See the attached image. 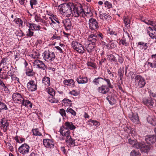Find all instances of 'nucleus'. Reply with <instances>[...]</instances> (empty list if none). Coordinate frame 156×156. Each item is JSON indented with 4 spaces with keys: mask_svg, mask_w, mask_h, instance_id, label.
I'll return each instance as SVG.
<instances>
[{
    "mask_svg": "<svg viewBox=\"0 0 156 156\" xmlns=\"http://www.w3.org/2000/svg\"><path fill=\"white\" fill-rule=\"evenodd\" d=\"M30 26V28L32 30H39L41 29V27L39 25H37L34 24V23H29Z\"/></svg>",
    "mask_w": 156,
    "mask_h": 156,
    "instance_id": "25",
    "label": "nucleus"
},
{
    "mask_svg": "<svg viewBox=\"0 0 156 156\" xmlns=\"http://www.w3.org/2000/svg\"><path fill=\"white\" fill-rule=\"evenodd\" d=\"M103 80L106 82L107 85V87L108 88H112L113 87V86L112 85L109 79L104 78H103Z\"/></svg>",
    "mask_w": 156,
    "mask_h": 156,
    "instance_id": "43",
    "label": "nucleus"
},
{
    "mask_svg": "<svg viewBox=\"0 0 156 156\" xmlns=\"http://www.w3.org/2000/svg\"><path fill=\"white\" fill-rule=\"evenodd\" d=\"M97 90L99 93L103 94L107 93L109 90V89L108 87L106 85H104L99 87Z\"/></svg>",
    "mask_w": 156,
    "mask_h": 156,
    "instance_id": "15",
    "label": "nucleus"
},
{
    "mask_svg": "<svg viewBox=\"0 0 156 156\" xmlns=\"http://www.w3.org/2000/svg\"><path fill=\"white\" fill-rule=\"evenodd\" d=\"M151 58L153 61L152 62H147V66L152 68H156V53L151 55Z\"/></svg>",
    "mask_w": 156,
    "mask_h": 156,
    "instance_id": "18",
    "label": "nucleus"
},
{
    "mask_svg": "<svg viewBox=\"0 0 156 156\" xmlns=\"http://www.w3.org/2000/svg\"><path fill=\"white\" fill-rule=\"evenodd\" d=\"M76 81L79 84L86 83L87 82L88 79L87 77L80 76L77 79Z\"/></svg>",
    "mask_w": 156,
    "mask_h": 156,
    "instance_id": "26",
    "label": "nucleus"
},
{
    "mask_svg": "<svg viewBox=\"0 0 156 156\" xmlns=\"http://www.w3.org/2000/svg\"><path fill=\"white\" fill-rule=\"evenodd\" d=\"M30 147L26 144H22L18 148V151L22 154H28L29 152Z\"/></svg>",
    "mask_w": 156,
    "mask_h": 156,
    "instance_id": "7",
    "label": "nucleus"
},
{
    "mask_svg": "<svg viewBox=\"0 0 156 156\" xmlns=\"http://www.w3.org/2000/svg\"><path fill=\"white\" fill-rule=\"evenodd\" d=\"M1 126L0 127L2 129H3L4 132H6L9 128V124L7 121L5 119H2L0 122Z\"/></svg>",
    "mask_w": 156,
    "mask_h": 156,
    "instance_id": "13",
    "label": "nucleus"
},
{
    "mask_svg": "<svg viewBox=\"0 0 156 156\" xmlns=\"http://www.w3.org/2000/svg\"><path fill=\"white\" fill-rule=\"evenodd\" d=\"M73 3L69 2L68 4H63L58 7L60 12L66 16L70 17L72 14V9Z\"/></svg>",
    "mask_w": 156,
    "mask_h": 156,
    "instance_id": "3",
    "label": "nucleus"
},
{
    "mask_svg": "<svg viewBox=\"0 0 156 156\" xmlns=\"http://www.w3.org/2000/svg\"><path fill=\"white\" fill-rule=\"evenodd\" d=\"M87 65L88 66H90L94 68H96V66L95 63L91 62H88L87 63Z\"/></svg>",
    "mask_w": 156,
    "mask_h": 156,
    "instance_id": "52",
    "label": "nucleus"
},
{
    "mask_svg": "<svg viewBox=\"0 0 156 156\" xmlns=\"http://www.w3.org/2000/svg\"><path fill=\"white\" fill-rule=\"evenodd\" d=\"M104 4L105 5V7H107L108 9L111 8L112 7V4L108 1L105 2Z\"/></svg>",
    "mask_w": 156,
    "mask_h": 156,
    "instance_id": "59",
    "label": "nucleus"
},
{
    "mask_svg": "<svg viewBox=\"0 0 156 156\" xmlns=\"http://www.w3.org/2000/svg\"><path fill=\"white\" fill-rule=\"evenodd\" d=\"M11 79L12 81H17L18 83H20V82L19 80V79L15 75L11 78Z\"/></svg>",
    "mask_w": 156,
    "mask_h": 156,
    "instance_id": "64",
    "label": "nucleus"
},
{
    "mask_svg": "<svg viewBox=\"0 0 156 156\" xmlns=\"http://www.w3.org/2000/svg\"><path fill=\"white\" fill-rule=\"evenodd\" d=\"M43 143L44 145L46 148L50 147L53 148L54 147V143L51 139H43Z\"/></svg>",
    "mask_w": 156,
    "mask_h": 156,
    "instance_id": "9",
    "label": "nucleus"
},
{
    "mask_svg": "<svg viewBox=\"0 0 156 156\" xmlns=\"http://www.w3.org/2000/svg\"><path fill=\"white\" fill-rule=\"evenodd\" d=\"M135 82L136 85L139 88L143 87L146 84L145 79L140 75H137L135 76Z\"/></svg>",
    "mask_w": 156,
    "mask_h": 156,
    "instance_id": "5",
    "label": "nucleus"
},
{
    "mask_svg": "<svg viewBox=\"0 0 156 156\" xmlns=\"http://www.w3.org/2000/svg\"><path fill=\"white\" fill-rule=\"evenodd\" d=\"M66 111L67 113L71 114L74 116H75L76 115V112L72 108H68L67 109Z\"/></svg>",
    "mask_w": 156,
    "mask_h": 156,
    "instance_id": "41",
    "label": "nucleus"
},
{
    "mask_svg": "<svg viewBox=\"0 0 156 156\" xmlns=\"http://www.w3.org/2000/svg\"><path fill=\"white\" fill-rule=\"evenodd\" d=\"M138 45H140V48L146 50L147 48V44L142 42H139L138 43Z\"/></svg>",
    "mask_w": 156,
    "mask_h": 156,
    "instance_id": "33",
    "label": "nucleus"
},
{
    "mask_svg": "<svg viewBox=\"0 0 156 156\" xmlns=\"http://www.w3.org/2000/svg\"><path fill=\"white\" fill-rule=\"evenodd\" d=\"M103 80V78L98 77L95 78L93 80L92 82L94 85L98 86Z\"/></svg>",
    "mask_w": 156,
    "mask_h": 156,
    "instance_id": "30",
    "label": "nucleus"
},
{
    "mask_svg": "<svg viewBox=\"0 0 156 156\" xmlns=\"http://www.w3.org/2000/svg\"><path fill=\"white\" fill-rule=\"evenodd\" d=\"M0 78L2 79H4L6 80L9 79V77L7 76L6 72L5 71L0 72Z\"/></svg>",
    "mask_w": 156,
    "mask_h": 156,
    "instance_id": "34",
    "label": "nucleus"
},
{
    "mask_svg": "<svg viewBox=\"0 0 156 156\" xmlns=\"http://www.w3.org/2000/svg\"><path fill=\"white\" fill-rule=\"evenodd\" d=\"M62 21L66 30H69L71 29L72 25L71 21L69 19H66L63 20Z\"/></svg>",
    "mask_w": 156,
    "mask_h": 156,
    "instance_id": "16",
    "label": "nucleus"
},
{
    "mask_svg": "<svg viewBox=\"0 0 156 156\" xmlns=\"http://www.w3.org/2000/svg\"><path fill=\"white\" fill-rule=\"evenodd\" d=\"M42 56L44 59L48 62L53 61L55 57V53L49 50L44 51L42 54Z\"/></svg>",
    "mask_w": 156,
    "mask_h": 156,
    "instance_id": "4",
    "label": "nucleus"
},
{
    "mask_svg": "<svg viewBox=\"0 0 156 156\" xmlns=\"http://www.w3.org/2000/svg\"><path fill=\"white\" fill-rule=\"evenodd\" d=\"M69 93L70 94L74 96H77L79 94V93L77 91L75 90H73L72 91H70Z\"/></svg>",
    "mask_w": 156,
    "mask_h": 156,
    "instance_id": "58",
    "label": "nucleus"
},
{
    "mask_svg": "<svg viewBox=\"0 0 156 156\" xmlns=\"http://www.w3.org/2000/svg\"><path fill=\"white\" fill-rule=\"evenodd\" d=\"M128 21L129 20L126 18H125L124 20V23L127 27H129L130 26L129 23Z\"/></svg>",
    "mask_w": 156,
    "mask_h": 156,
    "instance_id": "63",
    "label": "nucleus"
},
{
    "mask_svg": "<svg viewBox=\"0 0 156 156\" xmlns=\"http://www.w3.org/2000/svg\"><path fill=\"white\" fill-rule=\"evenodd\" d=\"M30 4L31 8L34 9L35 6L37 4V2L36 0H30Z\"/></svg>",
    "mask_w": 156,
    "mask_h": 156,
    "instance_id": "44",
    "label": "nucleus"
},
{
    "mask_svg": "<svg viewBox=\"0 0 156 156\" xmlns=\"http://www.w3.org/2000/svg\"><path fill=\"white\" fill-rule=\"evenodd\" d=\"M90 122L92 123L95 126H99L100 125L99 122L96 120H94L92 119H90L88 121V122Z\"/></svg>",
    "mask_w": 156,
    "mask_h": 156,
    "instance_id": "55",
    "label": "nucleus"
},
{
    "mask_svg": "<svg viewBox=\"0 0 156 156\" xmlns=\"http://www.w3.org/2000/svg\"><path fill=\"white\" fill-rule=\"evenodd\" d=\"M96 36H97V39L98 38L99 39L101 40H104L103 39V36L102 34L101 33H99L97 34L96 35Z\"/></svg>",
    "mask_w": 156,
    "mask_h": 156,
    "instance_id": "62",
    "label": "nucleus"
},
{
    "mask_svg": "<svg viewBox=\"0 0 156 156\" xmlns=\"http://www.w3.org/2000/svg\"><path fill=\"white\" fill-rule=\"evenodd\" d=\"M94 45H92L91 43H90L88 44L86 48L88 52H91L93 51L94 48Z\"/></svg>",
    "mask_w": 156,
    "mask_h": 156,
    "instance_id": "40",
    "label": "nucleus"
},
{
    "mask_svg": "<svg viewBox=\"0 0 156 156\" xmlns=\"http://www.w3.org/2000/svg\"><path fill=\"white\" fill-rule=\"evenodd\" d=\"M13 22L17 24L20 27H23V21L20 18L16 17L14 20Z\"/></svg>",
    "mask_w": 156,
    "mask_h": 156,
    "instance_id": "29",
    "label": "nucleus"
},
{
    "mask_svg": "<svg viewBox=\"0 0 156 156\" xmlns=\"http://www.w3.org/2000/svg\"><path fill=\"white\" fill-rule=\"evenodd\" d=\"M139 152L136 151L135 150H132L130 154V156H139Z\"/></svg>",
    "mask_w": 156,
    "mask_h": 156,
    "instance_id": "56",
    "label": "nucleus"
},
{
    "mask_svg": "<svg viewBox=\"0 0 156 156\" xmlns=\"http://www.w3.org/2000/svg\"><path fill=\"white\" fill-rule=\"evenodd\" d=\"M99 17L101 19L103 20L109 19L111 17V16L110 15L106 13H102L100 14Z\"/></svg>",
    "mask_w": 156,
    "mask_h": 156,
    "instance_id": "38",
    "label": "nucleus"
},
{
    "mask_svg": "<svg viewBox=\"0 0 156 156\" xmlns=\"http://www.w3.org/2000/svg\"><path fill=\"white\" fill-rule=\"evenodd\" d=\"M27 75L28 76H32L35 74V73L34 72L33 69H29L27 71L26 73Z\"/></svg>",
    "mask_w": 156,
    "mask_h": 156,
    "instance_id": "48",
    "label": "nucleus"
},
{
    "mask_svg": "<svg viewBox=\"0 0 156 156\" xmlns=\"http://www.w3.org/2000/svg\"><path fill=\"white\" fill-rule=\"evenodd\" d=\"M106 99L108 101L109 104L111 105H113L115 103V100L112 96H108L106 97Z\"/></svg>",
    "mask_w": 156,
    "mask_h": 156,
    "instance_id": "36",
    "label": "nucleus"
},
{
    "mask_svg": "<svg viewBox=\"0 0 156 156\" xmlns=\"http://www.w3.org/2000/svg\"><path fill=\"white\" fill-rule=\"evenodd\" d=\"M34 66H36L39 69L44 70L46 68L45 64L41 61L37 59L34 60L33 62Z\"/></svg>",
    "mask_w": 156,
    "mask_h": 156,
    "instance_id": "10",
    "label": "nucleus"
},
{
    "mask_svg": "<svg viewBox=\"0 0 156 156\" xmlns=\"http://www.w3.org/2000/svg\"><path fill=\"white\" fill-rule=\"evenodd\" d=\"M21 103L23 105H24L25 107L30 108L32 107V104L29 100H25L23 99L22 100V101H21Z\"/></svg>",
    "mask_w": 156,
    "mask_h": 156,
    "instance_id": "27",
    "label": "nucleus"
},
{
    "mask_svg": "<svg viewBox=\"0 0 156 156\" xmlns=\"http://www.w3.org/2000/svg\"><path fill=\"white\" fill-rule=\"evenodd\" d=\"M7 59L8 58H2L1 61L0 66L3 65V66L4 65H5L7 64Z\"/></svg>",
    "mask_w": 156,
    "mask_h": 156,
    "instance_id": "53",
    "label": "nucleus"
},
{
    "mask_svg": "<svg viewBox=\"0 0 156 156\" xmlns=\"http://www.w3.org/2000/svg\"><path fill=\"white\" fill-rule=\"evenodd\" d=\"M12 98L14 101H20V103L21 101H22V100L23 99L22 95L18 92L13 94Z\"/></svg>",
    "mask_w": 156,
    "mask_h": 156,
    "instance_id": "19",
    "label": "nucleus"
},
{
    "mask_svg": "<svg viewBox=\"0 0 156 156\" xmlns=\"http://www.w3.org/2000/svg\"><path fill=\"white\" fill-rule=\"evenodd\" d=\"M42 83L45 86L48 87L50 85V79L47 76L44 77L42 79Z\"/></svg>",
    "mask_w": 156,
    "mask_h": 156,
    "instance_id": "24",
    "label": "nucleus"
},
{
    "mask_svg": "<svg viewBox=\"0 0 156 156\" xmlns=\"http://www.w3.org/2000/svg\"><path fill=\"white\" fill-rule=\"evenodd\" d=\"M107 60L111 63L116 62V64H118L117 62V59L116 58L114 55L112 54H108L107 55Z\"/></svg>",
    "mask_w": 156,
    "mask_h": 156,
    "instance_id": "22",
    "label": "nucleus"
},
{
    "mask_svg": "<svg viewBox=\"0 0 156 156\" xmlns=\"http://www.w3.org/2000/svg\"><path fill=\"white\" fill-rule=\"evenodd\" d=\"M46 92H47L51 97H53L55 95V92L54 90L51 87H48L45 89Z\"/></svg>",
    "mask_w": 156,
    "mask_h": 156,
    "instance_id": "28",
    "label": "nucleus"
},
{
    "mask_svg": "<svg viewBox=\"0 0 156 156\" xmlns=\"http://www.w3.org/2000/svg\"><path fill=\"white\" fill-rule=\"evenodd\" d=\"M148 33L150 36L152 38H156V30L149 27L148 29Z\"/></svg>",
    "mask_w": 156,
    "mask_h": 156,
    "instance_id": "23",
    "label": "nucleus"
},
{
    "mask_svg": "<svg viewBox=\"0 0 156 156\" xmlns=\"http://www.w3.org/2000/svg\"><path fill=\"white\" fill-rule=\"evenodd\" d=\"M147 120L148 122L153 126H155L156 124V119H154L151 116H148L147 118Z\"/></svg>",
    "mask_w": 156,
    "mask_h": 156,
    "instance_id": "32",
    "label": "nucleus"
},
{
    "mask_svg": "<svg viewBox=\"0 0 156 156\" xmlns=\"http://www.w3.org/2000/svg\"><path fill=\"white\" fill-rule=\"evenodd\" d=\"M60 132L63 136H67L70 135V131L69 130H66L65 126H62L60 127Z\"/></svg>",
    "mask_w": 156,
    "mask_h": 156,
    "instance_id": "20",
    "label": "nucleus"
},
{
    "mask_svg": "<svg viewBox=\"0 0 156 156\" xmlns=\"http://www.w3.org/2000/svg\"><path fill=\"white\" fill-rule=\"evenodd\" d=\"M27 87L29 90L34 91L37 90V84L33 80H30L28 82Z\"/></svg>",
    "mask_w": 156,
    "mask_h": 156,
    "instance_id": "12",
    "label": "nucleus"
},
{
    "mask_svg": "<svg viewBox=\"0 0 156 156\" xmlns=\"http://www.w3.org/2000/svg\"><path fill=\"white\" fill-rule=\"evenodd\" d=\"M72 11V16L75 17L79 16L84 17L86 16L85 12L82 5L79 3L74 4L73 3Z\"/></svg>",
    "mask_w": 156,
    "mask_h": 156,
    "instance_id": "2",
    "label": "nucleus"
},
{
    "mask_svg": "<svg viewBox=\"0 0 156 156\" xmlns=\"http://www.w3.org/2000/svg\"><path fill=\"white\" fill-rule=\"evenodd\" d=\"M75 82L73 79L65 80L63 81V83L66 85L70 86L72 85L73 86H74Z\"/></svg>",
    "mask_w": 156,
    "mask_h": 156,
    "instance_id": "31",
    "label": "nucleus"
},
{
    "mask_svg": "<svg viewBox=\"0 0 156 156\" xmlns=\"http://www.w3.org/2000/svg\"><path fill=\"white\" fill-rule=\"evenodd\" d=\"M65 125L66 126L65 129L66 130L69 129L73 130L76 128L72 122H65Z\"/></svg>",
    "mask_w": 156,
    "mask_h": 156,
    "instance_id": "21",
    "label": "nucleus"
},
{
    "mask_svg": "<svg viewBox=\"0 0 156 156\" xmlns=\"http://www.w3.org/2000/svg\"><path fill=\"white\" fill-rule=\"evenodd\" d=\"M145 140L147 144L151 145L155 143L156 136L154 135H147L145 136Z\"/></svg>",
    "mask_w": 156,
    "mask_h": 156,
    "instance_id": "8",
    "label": "nucleus"
},
{
    "mask_svg": "<svg viewBox=\"0 0 156 156\" xmlns=\"http://www.w3.org/2000/svg\"><path fill=\"white\" fill-rule=\"evenodd\" d=\"M32 57L34 58H37L39 57V54L37 53H34L31 55Z\"/></svg>",
    "mask_w": 156,
    "mask_h": 156,
    "instance_id": "61",
    "label": "nucleus"
},
{
    "mask_svg": "<svg viewBox=\"0 0 156 156\" xmlns=\"http://www.w3.org/2000/svg\"><path fill=\"white\" fill-rule=\"evenodd\" d=\"M62 103L66 104V105L69 106H71L72 104L71 100L67 98H65L63 100Z\"/></svg>",
    "mask_w": 156,
    "mask_h": 156,
    "instance_id": "39",
    "label": "nucleus"
},
{
    "mask_svg": "<svg viewBox=\"0 0 156 156\" xmlns=\"http://www.w3.org/2000/svg\"><path fill=\"white\" fill-rule=\"evenodd\" d=\"M119 44H122L126 46H127L129 45V43L126 42V39H121L119 41Z\"/></svg>",
    "mask_w": 156,
    "mask_h": 156,
    "instance_id": "50",
    "label": "nucleus"
},
{
    "mask_svg": "<svg viewBox=\"0 0 156 156\" xmlns=\"http://www.w3.org/2000/svg\"><path fill=\"white\" fill-rule=\"evenodd\" d=\"M144 104L149 108H152L153 107L154 102L153 99L150 97L148 98H144L143 100Z\"/></svg>",
    "mask_w": 156,
    "mask_h": 156,
    "instance_id": "11",
    "label": "nucleus"
},
{
    "mask_svg": "<svg viewBox=\"0 0 156 156\" xmlns=\"http://www.w3.org/2000/svg\"><path fill=\"white\" fill-rule=\"evenodd\" d=\"M8 109V108L5 104L2 102H0V112L2 110H6Z\"/></svg>",
    "mask_w": 156,
    "mask_h": 156,
    "instance_id": "46",
    "label": "nucleus"
},
{
    "mask_svg": "<svg viewBox=\"0 0 156 156\" xmlns=\"http://www.w3.org/2000/svg\"><path fill=\"white\" fill-rule=\"evenodd\" d=\"M87 40L92 45H95L98 40L97 36L96 34H91L88 36Z\"/></svg>",
    "mask_w": 156,
    "mask_h": 156,
    "instance_id": "17",
    "label": "nucleus"
},
{
    "mask_svg": "<svg viewBox=\"0 0 156 156\" xmlns=\"http://www.w3.org/2000/svg\"><path fill=\"white\" fill-rule=\"evenodd\" d=\"M123 71H122L121 69H119L118 72V76H119L120 78V80L122 81L123 80Z\"/></svg>",
    "mask_w": 156,
    "mask_h": 156,
    "instance_id": "47",
    "label": "nucleus"
},
{
    "mask_svg": "<svg viewBox=\"0 0 156 156\" xmlns=\"http://www.w3.org/2000/svg\"><path fill=\"white\" fill-rule=\"evenodd\" d=\"M31 29L30 28L26 32V35L28 37H31L33 36L34 32L31 31Z\"/></svg>",
    "mask_w": 156,
    "mask_h": 156,
    "instance_id": "51",
    "label": "nucleus"
},
{
    "mask_svg": "<svg viewBox=\"0 0 156 156\" xmlns=\"http://www.w3.org/2000/svg\"><path fill=\"white\" fill-rule=\"evenodd\" d=\"M109 33L110 35L115 37H116L117 35V33L116 32L110 30H109Z\"/></svg>",
    "mask_w": 156,
    "mask_h": 156,
    "instance_id": "60",
    "label": "nucleus"
},
{
    "mask_svg": "<svg viewBox=\"0 0 156 156\" xmlns=\"http://www.w3.org/2000/svg\"><path fill=\"white\" fill-rule=\"evenodd\" d=\"M33 134L35 136H41L42 135L41 133L39 132L37 129H32Z\"/></svg>",
    "mask_w": 156,
    "mask_h": 156,
    "instance_id": "45",
    "label": "nucleus"
},
{
    "mask_svg": "<svg viewBox=\"0 0 156 156\" xmlns=\"http://www.w3.org/2000/svg\"><path fill=\"white\" fill-rule=\"evenodd\" d=\"M89 29L95 31L99 28L98 22L96 19L92 18L90 19L89 20Z\"/></svg>",
    "mask_w": 156,
    "mask_h": 156,
    "instance_id": "6",
    "label": "nucleus"
},
{
    "mask_svg": "<svg viewBox=\"0 0 156 156\" xmlns=\"http://www.w3.org/2000/svg\"><path fill=\"white\" fill-rule=\"evenodd\" d=\"M128 143L132 147L136 148L139 149L143 152H146L150 150L151 148L150 145H146L144 143L138 142L136 140L133 138L128 139Z\"/></svg>",
    "mask_w": 156,
    "mask_h": 156,
    "instance_id": "1",
    "label": "nucleus"
},
{
    "mask_svg": "<svg viewBox=\"0 0 156 156\" xmlns=\"http://www.w3.org/2000/svg\"><path fill=\"white\" fill-rule=\"evenodd\" d=\"M129 117L131 120L135 124H138L139 122L138 115L136 113H133L132 112L129 115Z\"/></svg>",
    "mask_w": 156,
    "mask_h": 156,
    "instance_id": "14",
    "label": "nucleus"
},
{
    "mask_svg": "<svg viewBox=\"0 0 156 156\" xmlns=\"http://www.w3.org/2000/svg\"><path fill=\"white\" fill-rule=\"evenodd\" d=\"M70 147H73L75 146V140L72 139L70 141L67 143Z\"/></svg>",
    "mask_w": 156,
    "mask_h": 156,
    "instance_id": "57",
    "label": "nucleus"
},
{
    "mask_svg": "<svg viewBox=\"0 0 156 156\" xmlns=\"http://www.w3.org/2000/svg\"><path fill=\"white\" fill-rule=\"evenodd\" d=\"M34 19L37 22H41L42 19L41 18L40 14L38 15L36 13H34Z\"/></svg>",
    "mask_w": 156,
    "mask_h": 156,
    "instance_id": "42",
    "label": "nucleus"
},
{
    "mask_svg": "<svg viewBox=\"0 0 156 156\" xmlns=\"http://www.w3.org/2000/svg\"><path fill=\"white\" fill-rule=\"evenodd\" d=\"M59 112L61 116L63 117H66V111L64 109H60L59 110Z\"/></svg>",
    "mask_w": 156,
    "mask_h": 156,
    "instance_id": "54",
    "label": "nucleus"
},
{
    "mask_svg": "<svg viewBox=\"0 0 156 156\" xmlns=\"http://www.w3.org/2000/svg\"><path fill=\"white\" fill-rule=\"evenodd\" d=\"M78 47V49L76 50L77 52L82 54L84 53L85 49L84 46L80 44V46Z\"/></svg>",
    "mask_w": 156,
    "mask_h": 156,
    "instance_id": "37",
    "label": "nucleus"
},
{
    "mask_svg": "<svg viewBox=\"0 0 156 156\" xmlns=\"http://www.w3.org/2000/svg\"><path fill=\"white\" fill-rule=\"evenodd\" d=\"M48 100L50 102L52 103H58V101L57 99H55V98L53 97H48Z\"/></svg>",
    "mask_w": 156,
    "mask_h": 156,
    "instance_id": "49",
    "label": "nucleus"
},
{
    "mask_svg": "<svg viewBox=\"0 0 156 156\" xmlns=\"http://www.w3.org/2000/svg\"><path fill=\"white\" fill-rule=\"evenodd\" d=\"M80 43L76 41H73L72 42L71 45L73 48L76 50L78 49V47L80 46Z\"/></svg>",
    "mask_w": 156,
    "mask_h": 156,
    "instance_id": "35",
    "label": "nucleus"
}]
</instances>
